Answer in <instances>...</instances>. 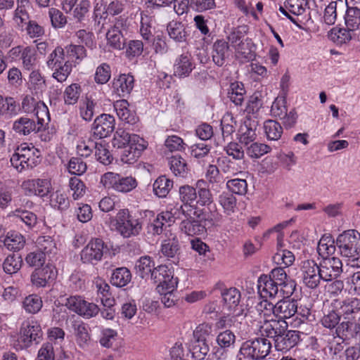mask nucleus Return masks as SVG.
Masks as SVG:
<instances>
[{
    "instance_id": "f257e3e1",
    "label": "nucleus",
    "mask_w": 360,
    "mask_h": 360,
    "mask_svg": "<svg viewBox=\"0 0 360 360\" xmlns=\"http://www.w3.org/2000/svg\"><path fill=\"white\" fill-rule=\"evenodd\" d=\"M112 144L115 147L124 148L122 160L129 164L134 162L146 148L143 139L134 134H130L122 129L116 131Z\"/></svg>"
},
{
    "instance_id": "8fccbe9b",
    "label": "nucleus",
    "mask_w": 360,
    "mask_h": 360,
    "mask_svg": "<svg viewBox=\"0 0 360 360\" xmlns=\"http://www.w3.org/2000/svg\"><path fill=\"white\" fill-rule=\"evenodd\" d=\"M81 86L79 84L73 83L68 86L63 94L64 103L65 105H75L77 103L81 94Z\"/></svg>"
},
{
    "instance_id": "de8ad7c7",
    "label": "nucleus",
    "mask_w": 360,
    "mask_h": 360,
    "mask_svg": "<svg viewBox=\"0 0 360 360\" xmlns=\"http://www.w3.org/2000/svg\"><path fill=\"white\" fill-rule=\"evenodd\" d=\"M171 171L175 176H184L188 172L186 160L180 155H173L169 160Z\"/></svg>"
},
{
    "instance_id": "c03bdc74",
    "label": "nucleus",
    "mask_w": 360,
    "mask_h": 360,
    "mask_svg": "<svg viewBox=\"0 0 360 360\" xmlns=\"http://www.w3.org/2000/svg\"><path fill=\"white\" fill-rule=\"evenodd\" d=\"M341 313L349 316L360 311V298L357 297H347L340 302Z\"/></svg>"
},
{
    "instance_id": "052dcab7",
    "label": "nucleus",
    "mask_w": 360,
    "mask_h": 360,
    "mask_svg": "<svg viewBox=\"0 0 360 360\" xmlns=\"http://www.w3.org/2000/svg\"><path fill=\"white\" fill-rule=\"evenodd\" d=\"M236 319L232 316H222L215 321L214 324V330L217 333L223 330H231V328L235 326Z\"/></svg>"
},
{
    "instance_id": "69168bd1",
    "label": "nucleus",
    "mask_w": 360,
    "mask_h": 360,
    "mask_svg": "<svg viewBox=\"0 0 360 360\" xmlns=\"http://www.w3.org/2000/svg\"><path fill=\"white\" fill-rule=\"evenodd\" d=\"M66 53V57L70 60V58H75L77 63H79L84 58L86 57V49L83 46L81 45H73L70 44L67 46L65 49Z\"/></svg>"
},
{
    "instance_id": "9d476101",
    "label": "nucleus",
    "mask_w": 360,
    "mask_h": 360,
    "mask_svg": "<svg viewBox=\"0 0 360 360\" xmlns=\"http://www.w3.org/2000/svg\"><path fill=\"white\" fill-rule=\"evenodd\" d=\"M301 277L303 283L308 288H316L322 280L318 264L312 259L304 260L302 262Z\"/></svg>"
},
{
    "instance_id": "5fc2aeb1",
    "label": "nucleus",
    "mask_w": 360,
    "mask_h": 360,
    "mask_svg": "<svg viewBox=\"0 0 360 360\" xmlns=\"http://www.w3.org/2000/svg\"><path fill=\"white\" fill-rule=\"evenodd\" d=\"M236 335L232 330H223L217 333L216 342L218 346L229 349L236 342Z\"/></svg>"
},
{
    "instance_id": "4be33fe9",
    "label": "nucleus",
    "mask_w": 360,
    "mask_h": 360,
    "mask_svg": "<svg viewBox=\"0 0 360 360\" xmlns=\"http://www.w3.org/2000/svg\"><path fill=\"white\" fill-rule=\"evenodd\" d=\"M161 252L168 260L178 264L181 255V246L179 240L176 237L165 240L161 245Z\"/></svg>"
},
{
    "instance_id": "e433bc0d",
    "label": "nucleus",
    "mask_w": 360,
    "mask_h": 360,
    "mask_svg": "<svg viewBox=\"0 0 360 360\" xmlns=\"http://www.w3.org/2000/svg\"><path fill=\"white\" fill-rule=\"evenodd\" d=\"M22 259L20 255L12 253L8 255L1 263L4 271L7 274H16L21 269Z\"/></svg>"
},
{
    "instance_id": "864d4df0",
    "label": "nucleus",
    "mask_w": 360,
    "mask_h": 360,
    "mask_svg": "<svg viewBox=\"0 0 360 360\" xmlns=\"http://www.w3.org/2000/svg\"><path fill=\"white\" fill-rule=\"evenodd\" d=\"M65 62L67 60L65 56V49L61 46H57L48 56L46 65L49 68L53 69Z\"/></svg>"
},
{
    "instance_id": "ea45409f",
    "label": "nucleus",
    "mask_w": 360,
    "mask_h": 360,
    "mask_svg": "<svg viewBox=\"0 0 360 360\" xmlns=\"http://www.w3.org/2000/svg\"><path fill=\"white\" fill-rule=\"evenodd\" d=\"M341 312L336 309L325 310L320 322L321 325L329 330L336 329L341 319Z\"/></svg>"
},
{
    "instance_id": "a19ab883",
    "label": "nucleus",
    "mask_w": 360,
    "mask_h": 360,
    "mask_svg": "<svg viewBox=\"0 0 360 360\" xmlns=\"http://www.w3.org/2000/svg\"><path fill=\"white\" fill-rule=\"evenodd\" d=\"M155 262L149 256H143L136 262L135 268L139 276L141 278L151 276L153 269L155 268Z\"/></svg>"
},
{
    "instance_id": "4d7b16f0",
    "label": "nucleus",
    "mask_w": 360,
    "mask_h": 360,
    "mask_svg": "<svg viewBox=\"0 0 360 360\" xmlns=\"http://www.w3.org/2000/svg\"><path fill=\"white\" fill-rule=\"evenodd\" d=\"M54 70L53 77L59 82H65L72 72V63L70 59L67 62L60 64L57 68L51 69Z\"/></svg>"
},
{
    "instance_id": "1a4fd4ad",
    "label": "nucleus",
    "mask_w": 360,
    "mask_h": 360,
    "mask_svg": "<svg viewBox=\"0 0 360 360\" xmlns=\"http://www.w3.org/2000/svg\"><path fill=\"white\" fill-rule=\"evenodd\" d=\"M105 248L108 249L102 239H92L80 253L82 262L84 264H96L101 260Z\"/></svg>"
},
{
    "instance_id": "6e6d98bb",
    "label": "nucleus",
    "mask_w": 360,
    "mask_h": 360,
    "mask_svg": "<svg viewBox=\"0 0 360 360\" xmlns=\"http://www.w3.org/2000/svg\"><path fill=\"white\" fill-rule=\"evenodd\" d=\"M226 187L232 194L243 195L248 191V183L243 179H230L226 182Z\"/></svg>"
},
{
    "instance_id": "423d86ee",
    "label": "nucleus",
    "mask_w": 360,
    "mask_h": 360,
    "mask_svg": "<svg viewBox=\"0 0 360 360\" xmlns=\"http://www.w3.org/2000/svg\"><path fill=\"white\" fill-rule=\"evenodd\" d=\"M271 342L265 338H255L244 342L239 353L250 360L264 359L270 352Z\"/></svg>"
},
{
    "instance_id": "f03ea898",
    "label": "nucleus",
    "mask_w": 360,
    "mask_h": 360,
    "mask_svg": "<svg viewBox=\"0 0 360 360\" xmlns=\"http://www.w3.org/2000/svg\"><path fill=\"white\" fill-rule=\"evenodd\" d=\"M340 254L347 258V264L360 268V233L354 230L345 231L335 240Z\"/></svg>"
},
{
    "instance_id": "412c9836",
    "label": "nucleus",
    "mask_w": 360,
    "mask_h": 360,
    "mask_svg": "<svg viewBox=\"0 0 360 360\" xmlns=\"http://www.w3.org/2000/svg\"><path fill=\"white\" fill-rule=\"evenodd\" d=\"M15 152L18 153L21 163H23L27 169H32L36 165L35 159L39 157L37 153L39 151L32 143L30 145L27 143L20 144Z\"/></svg>"
},
{
    "instance_id": "338daca9",
    "label": "nucleus",
    "mask_w": 360,
    "mask_h": 360,
    "mask_svg": "<svg viewBox=\"0 0 360 360\" xmlns=\"http://www.w3.org/2000/svg\"><path fill=\"white\" fill-rule=\"evenodd\" d=\"M50 202L52 207L60 211L67 210L70 205L69 199L60 191H56L51 195Z\"/></svg>"
},
{
    "instance_id": "6e6552de",
    "label": "nucleus",
    "mask_w": 360,
    "mask_h": 360,
    "mask_svg": "<svg viewBox=\"0 0 360 360\" xmlns=\"http://www.w3.org/2000/svg\"><path fill=\"white\" fill-rule=\"evenodd\" d=\"M101 183L105 188H112L115 191L122 193L129 192L137 186V181L135 178L131 176H122L113 172H106L102 175Z\"/></svg>"
},
{
    "instance_id": "20e7f679",
    "label": "nucleus",
    "mask_w": 360,
    "mask_h": 360,
    "mask_svg": "<svg viewBox=\"0 0 360 360\" xmlns=\"http://www.w3.org/2000/svg\"><path fill=\"white\" fill-rule=\"evenodd\" d=\"M115 229L124 238H130L139 234L142 229L141 223L133 216L128 209L119 210L116 216L111 219Z\"/></svg>"
},
{
    "instance_id": "13d9d810",
    "label": "nucleus",
    "mask_w": 360,
    "mask_h": 360,
    "mask_svg": "<svg viewBox=\"0 0 360 360\" xmlns=\"http://www.w3.org/2000/svg\"><path fill=\"white\" fill-rule=\"evenodd\" d=\"M25 310L30 314H36L42 307V300L37 295H30L22 302Z\"/></svg>"
},
{
    "instance_id": "cd10ccee",
    "label": "nucleus",
    "mask_w": 360,
    "mask_h": 360,
    "mask_svg": "<svg viewBox=\"0 0 360 360\" xmlns=\"http://www.w3.org/2000/svg\"><path fill=\"white\" fill-rule=\"evenodd\" d=\"M134 79L129 74H121L112 82L113 91L120 96L130 94L134 87Z\"/></svg>"
},
{
    "instance_id": "58836bf2",
    "label": "nucleus",
    "mask_w": 360,
    "mask_h": 360,
    "mask_svg": "<svg viewBox=\"0 0 360 360\" xmlns=\"http://www.w3.org/2000/svg\"><path fill=\"white\" fill-rule=\"evenodd\" d=\"M72 326L77 344L79 347H84L90 340L88 326L82 321H74Z\"/></svg>"
},
{
    "instance_id": "b1692460",
    "label": "nucleus",
    "mask_w": 360,
    "mask_h": 360,
    "mask_svg": "<svg viewBox=\"0 0 360 360\" xmlns=\"http://www.w3.org/2000/svg\"><path fill=\"white\" fill-rule=\"evenodd\" d=\"M297 310L295 300H281L275 304V316L279 320L293 318Z\"/></svg>"
},
{
    "instance_id": "f704fd0d",
    "label": "nucleus",
    "mask_w": 360,
    "mask_h": 360,
    "mask_svg": "<svg viewBox=\"0 0 360 360\" xmlns=\"http://www.w3.org/2000/svg\"><path fill=\"white\" fill-rule=\"evenodd\" d=\"M0 108L3 117L11 118L16 115L20 111V107L14 98L0 96Z\"/></svg>"
},
{
    "instance_id": "603ef678",
    "label": "nucleus",
    "mask_w": 360,
    "mask_h": 360,
    "mask_svg": "<svg viewBox=\"0 0 360 360\" xmlns=\"http://www.w3.org/2000/svg\"><path fill=\"white\" fill-rule=\"evenodd\" d=\"M271 148L266 144L252 142L246 146V153L251 158L257 159L270 152Z\"/></svg>"
},
{
    "instance_id": "dca6fc26",
    "label": "nucleus",
    "mask_w": 360,
    "mask_h": 360,
    "mask_svg": "<svg viewBox=\"0 0 360 360\" xmlns=\"http://www.w3.org/2000/svg\"><path fill=\"white\" fill-rule=\"evenodd\" d=\"M300 332L292 330H285L280 336L275 340L274 347L277 351L288 352L300 342Z\"/></svg>"
},
{
    "instance_id": "0eeeda50",
    "label": "nucleus",
    "mask_w": 360,
    "mask_h": 360,
    "mask_svg": "<svg viewBox=\"0 0 360 360\" xmlns=\"http://www.w3.org/2000/svg\"><path fill=\"white\" fill-rule=\"evenodd\" d=\"M150 278L157 283L158 292L165 290H174L178 284V278L174 277V271L167 265H159L153 269Z\"/></svg>"
},
{
    "instance_id": "f3484780",
    "label": "nucleus",
    "mask_w": 360,
    "mask_h": 360,
    "mask_svg": "<svg viewBox=\"0 0 360 360\" xmlns=\"http://www.w3.org/2000/svg\"><path fill=\"white\" fill-rule=\"evenodd\" d=\"M22 187L30 195L44 197L49 193L51 184L46 179H28L22 183Z\"/></svg>"
},
{
    "instance_id": "680f3d73",
    "label": "nucleus",
    "mask_w": 360,
    "mask_h": 360,
    "mask_svg": "<svg viewBox=\"0 0 360 360\" xmlns=\"http://www.w3.org/2000/svg\"><path fill=\"white\" fill-rule=\"evenodd\" d=\"M30 88L34 91L36 94L41 93L45 90V79L38 71L34 70L30 73Z\"/></svg>"
},
{
    "instance_id": "2eb2a0df",
    "label": "nucleus",
    "mask_w": 360,
    "mask_h": 360,
    "mask_svg": "<svg viewBox=\"0 0 360 360\" xmlns=\"http://www.w3.org/2000/svg\"><path fill=\"white\" fill-rule=\"evenodd\" d=\"M41 335V326L37 322L25 321L21 327L20 341L23 342L25 347H29L32 342L38 343Z\"/></svg>"
},
{
    "instance_id": "774afa93",
    "label": "nucleus",
    "mask_w": 360,
    "mask_h": 360,
    "mask_svg": "<svg viewBox=\"0 0 360 360\" xmlns=\"http://www.w3.org/2000/svg\"><path fill=\"white\" fill-rule=\"evenodd\" d=\"M87 169L86 163L79 157L72 158L68 162V171L75 175L83 174Z\"/></svg>"
},
{
    "instance_id": "7c9ffc66",
    "label": "nucleus",
    "mask_w": 360,
    "mask_h": 360,
    "mask_svg": "<svg viewBox=\"0 0 360 360\" xmlns=\"http://www.w3.org/2000/svg\"><path fill=\"white\" fill-rule=\"evenodd\" d=\"M13 131L20 135L27 136L32 132L37 133L41 131V127L36 124L34 120L27 117H22L13 122Z\"/></svg>"
},
{
    "instance_id": "ddd939ff",
    "label": "nucleus",
    "mask_w": 360,
    "mask_h": 360,
    "mask_svg": "<svg viewBox=\"0 0 360 360\" xmlns=\"http://www.w3.org/2000/svg\"><path fill=\"white\" fill-rule=\"evenodd\" d=\"M288 323L285 320L274 319L264 320L261 323H257L256 327L262 336L273 339L278 338L288 328Z\"/></svg>"
},
{
    "instance_id": "39448f33",
    "label": "nucleus",
    "mask_w": 360,
    "mask_h": 360,
    "mask_svg": "<svg viewBox=\"0 0 360 360\" xmlns=\"http://www.w3.org/2000/svg\"><path fill=\"white\" fill-rule=\"evenodd\" d=\"M213 219L206 218L202 210L195 208L191 212V217L182 220L180 224L181 230L188 236H202L206 231L207 224L213 225Z\"/></svg>"
},
{
    "instance_id": "7ed1b4c3",
    "label": "nucleus",
    "mask_w": 360,
    "mask_h": 360,
    "mask_svg": "<svg viewBox=\"0 0 360 360\" xmlns=\"http://www.w3.org/2000/svg\"><path fill=\"white\" fill-rule=\"evenodd\" d=\"M248 30V26L243 24L233 28L227 36L231 46L235 50L236 58L242 63L252 60L255 57L252 39L249 38L244 39Z\"/></svg>"
},
{
    "instance_id": "5701e85b",
    "label": "nucleus",
    "mask_w": 360,
    "mask_h": 360,
    "mask_svg": "<svg viewBox=\"0 0 360 360\" xmlns=\"http://www.w3.org/2000/svg\"><path fill=\"white\" fill-rule=\"evenodd\" d=\"M256 127L257 123L255 121H252L248 118L246 119L240 125L238 131L239 143L246 147L254 142L257 136Z\"/></svg>"
},
{
    "instance_id": "bb28decb",
    "label": "nucleus",
    "mask_w": 360,
    "mask_h": 360,
    "mask_svg": "<svg viewBox=\"0 0 360 360\" xmlns=\"http://www.w3.org/2000/svg\"><path fill=\"white\" fill-rule=\"evenodd\" d=\"M349 25L350 27H334L328 34L330 40L336 44L337 45H342L347 43L352 39L351 31H353L356 27L359 28L360 24H345Z\"/></svg>"
},
{
    "instance_id": "f8f14e48",
    "label": "nucleus",
    "mask_w": 360,
    "mask_h": 360,
    "mask_svg": "<svg viewBox=\"0 0 360 360\" xmlns=\"http://www.w3.org/2000/svg\"><path fill=\"white\" fill-rule=\"evenodd\" d=\"M318 266L324 281L336 279L342 272V261L336 257L322 259Z\"/></svg>"
},
{
    "instance_id": "79ce46f5",
    "label": "nucleus",
    "mask_w": 360,
    "mask_h": 360,
    "mask_svg": "<svg viewBox=\"0 0 360 360\" xmlns=\"http://www.w3.org/2000/svg\"><path fill=\"white\" fill-rule=\"evenodd\" d=\"M218 202L222 207L225 214L231 215L236 212L237 199L232 193L223 192L219 195Z\"/></svg>"
},
{
    "instance_id": "09e8293b",
    "label": "nucleus",
    "mask_w": 360,
    "mask_h": 360,
    "mask_svg": "<svg viewBox=\"0 0 360 360\" xmlns=\"http://www.w3.org/2000/svg\"><path fill=\"white\" fill-rule=\"evenodd\" d=\"M205 182L202 180L197 181L196 204L200 206H210L213 202V197L209 188L201 187Z\"/></svg>"
},
{
    "instance_id": "72a5a7b5",
    "label": "nucleus",
    "mask_w": 360,
    "mask_h": 360,
    "mask_svg": "<svg viewBox=\"0 0 360 360\" xmlns=\"http://www.w3.org/2000/svg\"><path fill=\"white\" fill-rule=\"evenodd\" d=\"M131 281V271L126 267H118L113 270L110 278L112 285L118 288L126 286Z\"/></svg>"
},
{
    "instance_id": "e2e57ef3",
    "label": "nucleus",
    "mask_w": 360,
    "mask_h": 360,
    "mask_svg": "<svg viewBox=\"0 0 360 360\" xmlns=\"http://www.w3.org/2000/svg\"><path fill=\"white\" fill-rule=\"evenodd\" d=\"M37 245L39 250L43 252L44 255L53 253L56 250V243L49 236L38 237Z\"/></svg>"
},
{
    "instance_id": "a18cd8bd",
    "label": "nucleus",
    "mask_w": 360,
    "mask_h": 360,
    "mask_svg": "<svg viewBox=\"0 0 360 360\" xmlns=\"http://www.w3.org/2000/svg\"><path fill=\"white\" fill-rule=\"evenodd\" d=\"M179 197L184 205H189L190 209L193 210V203L197 200V187L194 188L188 185L181 186L179 190Z\"/></svg>"
},
{
    "instance_id": "4c0bfd02",
    "label": "nucleus",
    "mask_w": 360,
    "mask_h": 360,
    "mask_svg": "<svg viewBox=\"0 0 360 360\" xmlns=\"http://www.w3.org/2000/svg\"><path fill=\"white\" fill-rule=\"evenodd\" d=\"M221 297L224 307L229 311H232L239 304L240 292L236 288H230L221 292Z\"/></svg>"
},
{
    "instance_id": "473e14b6",
    "label": "nucleus",
    "mask_w": 360,
    "mask_h": 360,
    "mask_svg": "<svg viewBox=\"0 0 360 360\" xmlns=\"http://www.w3.org/2000/svg\"><path fill=\"white\" fill-rule=\"evenodd\" d=\"M250 313L259 316V318L255 320V324L261 323L264 320H269L268 317L271 316V313L275 316V304L269 302L265 298V300L259 302Z\"/></svg>"
},
{
    "instance_id": "c85d7f7f",
    "label": "nucleus",
    "mask_w": 360,
    "mask_h": 360,
    "mask_svg": "<svg viewBox=\"0 0 360 360\" xmlns=\"http://www.w3.org/2000/svg\"><path fill=\"white\" fill-rule=\"evenodd\" d=\"M25 244L24 236L18 232L10 231L6 236L0 237V246H4L9 251L18 252Z\"/></svg>"
},
{
    "instance_id": "a211bd4d",
    "label": "nucleus",
    "mask_w": 360,
    "mask_h": 360,
    "mask_svg": "<svg viewBox=\"0 0 360 360\" xmlns=\"http://www.w3.org/2000/svg\"><path fill=\"white\" fill-rule=\"evenodd\" d=\"M229 43L224 39H217L212 45V61L219 67L223 66L231 55Z\"/></svg>"
},
{
    "instance_id": "393cba45",
    "label": "nucleus",
    "mask_w": 360,
    "mask_h": 360,
    "mask_svg": "<svg viewBox=\"0 0 360 360\" xmlns=\"http://www.w3.org/2000/svg\"><path fill=\"white\" fill-rule=\"evenodd\" d=\"M124 8V4L122 1L114 0L112 1L107 6L106 9H101V7L97 6L94 8V20L97 22H101V20H105L108 15H117L120 14Z\"/></svg>"
},
{
    "instance_id": "6ab92c4d",
    "label": "nucleus",
    "mask_w": 360,
    "mask_h": 360,
    "mask_svg": "<svg viewBox=\"0 0 360 360\" xmlns=\"http://www.w3.org/2000/svg\"><path fill=\"white\" fill-rule=\"evenodd\" d=\"M280 287L274 281L267 277V274H262L257 281V290L263 298H275L280 294Z\"/></svg>"
},
{
    "instance_id": "bf43d9fd",
    "label": "nucleus",
    "mask_w": 360,
    "mask_h": 360,
    "mask_svg": "<svg viewBox=\"0 0 360 360\" xmlns=\"http://www.w3.org/2000/svg\"><path fill=\"white\" fill-rule=\"evenodd\" d=\"M286 96H278L273 102L271 108V113L275 117L283 118L286 116L288 109L286 107Z\"/></svg>"
},
{
    "instance_id": "a878e982",
    "label": "nucleus",
    "mask_w": 360,
    "mask_h": 360,
    "mask_svg": "<svg viewBox=\"0 0 360 360\" xmlns=\"http://www.w3.org/2000/svg\"><path fill=\"white\" fill-rule=\"evenodd\" d=\"M195 65L191 55L184 53L178 56L174 63V75L179 78L188 77Z\"/></svg>"
},
{
    "instance_id": "c756f323",
    "label": "nucleus",
    "mask_w": 360,
    "mask_h": 360,
    "mask_svg": "<svg viewBox=\"0 0 360 360\" xmlns=\"http://www.w3.org/2000/svg\"><path fill=\"white\" fill-rule=\"evenodd\" d=\"M113 107L117 117L125 123L133 125L139 120L136 112L129 109V103L127 100L122 99L115 101Z\"/></svg>"
},
{
    "instance_id": "9b49d317",
    "label": "nucleus",
    "mask_w": 360,
    "mask_h": 360,
    "mask_svg": "<svg viewBox=\"0 0 360 360\" xmlns=\"http://www.w3.org/2000/svg\"><path fill=\"white\" fill-rule=\"evenodd\" d=\"M66 306L72 311L86 319L98 314L100 309L92 302H88L80 296H71L67 299Z\"/></svg>"
},
{
    "instance_id": "c9c22d12",
    "label": "nucleus",
    "mask_w": 360,
    "mask_h": 360,
    "mask_svg": "<svg viewBox=\"0 0 360 360\" xmlns=\"http://www.w3.org/2000/svg\"><path fill=\"white\" fill-rule=\"evenodd\" d=\"M246 91L244 84L240 82L231 83L228 89V98L236 105H241L244 101Z\"/></svg>"
},
{
    "instance_id": "3c124183",
    "label": "nucleus",
    "mask_w": 360,
    "mask_h": 360,
    "mask_svg": "<svg viewBox=\"0 0 360 360\" xmlns=\"http://www.w3.org/2000/svg\"><path fill=\"white\" fill-rule=\"evenodd\" d=\"M209 351L210 347L207 342L198 339H195L191 348L192 356L195 360H203L208 354Z\"/></svg>"
},
{
    "instance_id": "2f4dec72",
    "label": "nucleus",
    "mask_w": 360,
    "mask_h": 360,
    "mask_svg": "<svg viewBox=\"0 0 360 360\" xmlns=\"http://www.w3.org/2000/svg\"><path fill=\"white\" fill-rule=\"evenodd\" d=\"M108 44L115 49L122 50L125 46V39L121 32L120 27L114 24L106 33Z\"/></svg>"
},
{
    "instance_id": "4468645a",
    "label": "nucleus",
    "mask_w": 360,
    "mask_h": 360,
    "mask_svg": "<svg viewBox=\"0 0 360 360\" xmlns=\"http://www.w3.org/2000/svg\"><path fill=\"white\" fill-rule=\"evenodd\" d=\"M115 124V120L113 116L108 114L98 116L91 128L93 136L98 139L108 136L114 131Z\"/></svg>"
},
{
    "instance_id": "aec40b11",
    "label": "nucleus",
    "mask_w": 360,
    "mask_h": 360,
    "mask_svg": "<svg viewBox=\"0 0 360 360\" xmlns=\"http://www.w3.org/2000/svg\"><path fill=\"white\" fill-rule=\"evenodd\" d=\"M56 276L55 269L51 265L42 268H37L32 274L31 281L37 287H45L50 281H53Z\"/></svg>"
},
{
    "instance_id": "49530a36",
    "label": "nucleus",
    "mask_w": 360,
    "mask_h": 360,
    "mask_svg": "<svg viewBox=\"0 0 360 360\" xmlns=\"http://www.w3.org/2000/svg\"><path fill=\"white\" fill-rule=\"evenodd\" d=\"M264 130L268 139L278 140L283 134V127L276 120H268L264 122Z\"/></svg>"
},
{
    "instance_id": "37998d69",
    "label": "nucleus",
    "mask_w": 360,
    "mask_h": 360,
    "mask_svg": "<svg viewBox=\"0 0 360 360\" xmlns=\"http://www.w3.org/2000/svg\"><path fill=\"white\" fill-rule=\"evenodd\" d=\"M172 187L173 181L166 176H159L153 185V192L159 198L166 197Z\"/></svg>"
},
{
    "instance_id": "0e129e2a",
    "label": "nucleus",
    "mask_w": 360,
    "mask_h": 360,
    "mask_svg": "<svg viewBox=\"0 0 360 360\" xmlns=\"http://www.w3.org/2000/svg\"><path fill=\"white\" fill-rule=\"evenodd\" d=\"M12 213L13 216L19 218L20 221L24 222L29 228L34 226L37 223V216L32 212L21 208H17Z\"/></svg>"
}]
</instances>
